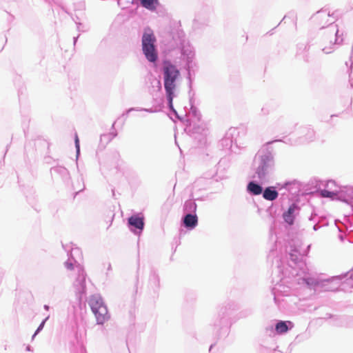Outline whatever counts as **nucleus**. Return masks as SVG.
<instances>
[{"mask_svg": "<svg viewBox=\"0 0 353 353\" xmlns=\"http://www.w3.org/2000/svg\"><path fill=\"white\" fill-rule=\"evenodd\" d=\"M128 223L137 229L142 230L144 227L143 217L137 215L132 216L128 219Z\"/></svg>", "mask_w": 353, "mask_h": 353, "instance_id": "obj_4", "label": "nucleus"}, {"mask_svg": "<svg viewBox=\"0 0 353 353\" xmlns=\"http://www.w3.org/2000/svg\"><path fill=\"white\" fill-rule=\"evenodd\" d=\"M287 323H289L290 325L292 324L290 321H279V323H277L275 326V330L276 333L279 334L286 333L289 330Z\"/></svg>", "mask_w": 353, "mask_h": 353, "instance_id": "obj_8", "label": "nucleus"}, {"mask_svg": "<svg viewBox=\"0 0 353 353\" xmlns=\"http://www.w3.org/2000/svg\"><path fill=\"white\" fill-rule=\"evenodd\" d=\"M43 323H44V322H43V323L41 324V325H40V326H39V327L38 328V330H39V329L43 326Z\"/></svg>", "mask_w": 353, "mask_h": 353, "instance_id": "obj_15", "label": "nucleus"}, {"mask_svg": "<svg viewBox=\"0 0 353 353\" xmlns=\"http://www.w3.org/2000/svg\"><path fill=\"white\" fill-rule=\"evenodd\" d=\"M164 87L170 106L172 104L176 81L180 75L179 70L170 61L163 62Z\"/></svg>", "mask_w": 353, "mask_h": 353, "instance_id": "obj_1", "label": "nucleus"}, {"mask_svg": "<svg viewBox=\"0 0 353 353\" xmlns=\"http://www.w3.org/2000/svg\"><path fill=\"white\" fill-rule=\"evenodd\" d=\"M321 195L323 197L334 198L336 196V194L334 192H330L327 190H323L321 191Z\"/></svg>", "mask_w": 353, "mask_h": 353, "instance_id": "obj_12", "label": "nucleus"}, {"mask_svg": "<svg viewBox=\"0 0 353 353\" xmlns=\"http://www.w3.org/2000/svg\"><path fill=\"white\" fill-rule=\"evenodd\" d=\"M294 211V208L291 206L289 208L288 210L283 214V218L285 221L290 225L292 224L294 221V218L292 216Z\"/></svg>", "mask_w": 353, "mask_h": 353, "instance_id": "obj_10", "label": "nucleus"}, {"mask_svg": "<svg viewBox=\"0 0 353 353\" xmlns=\"http://www.w3.org/2000/svg\"><path fill=\"white\" fill-rule=\"evenodd\" d=\"M65 265L67 268L72 270L73 268V265L71 263H66Z\"/></svg>", "mask_w": 353, "mask_h": 353, "instance_id": "obj_14", "label": "nucleus"}, {"mask_svg": "<svg viewBox=\"0 0 353 353\" xmlns=\"http://www.w3.org/2000/svg\"><path fill=\"white\" fill-rule=\"evenodd\" d=\"M75 144H76V147H77V151L79 152V139H78L77 136L76 137Z\"/></svg>", "mask_w": 353, "mask_h": 353, "instance_id": "obj_13", "label": "nucleus"}, {"mask_svg": "<svg viewBox=\"0 0 353 353\" xmlns=\"http://www.w3.org/2000/svg\"><path fill=\"white\" fill-rule=\"evenodd\" d=\"M323 50L325 52V53H329L330 52L329 51H326L325 48H323Z\"/></svg>", "mask_w": 353, "mask_h": 353, "instance_id": "obj_16", "label": "nucleus"}, {"mask_svg": "<svg viewBox=\"0 0 353 353\" xmlns=\"http://www.w3.org/2000/svg\"><path fill=\"white\" fill-rule=\"evenodd\" d=\"M156 37L150 28L145 29L142 37V50L148 61L155 62L158 53L155 47Z\"/></svg>", "mask_w": 353, "mask_h": 353, "instance_id": "obj_2", "label": "nucleus"}, {"mask_svg": "<svg viewBox=\"0 0 353 353\" xmlns=\"http://www.w3.org/2000/svg\"><path fill=\"white\" fill-rule=\"evenodd\" d=\"M248 190L254 195L261 194L263 192L262 188L254 182H250L248 183Z\"/></svg>", "mask_w": 353, "mask_h": 353, "instance_id": "obj_9", "label": "nucleus"}, {"mask_svg": "<svg viewBox=\"0 0 353 353\" xmlns=\"http://www.w3.org/2000/svg\"><path fill=\"white\" fill-rule=\"evenodd\" d=\"M183 223L186 228H195L198 224L197 216L196 214H188L183 219Z\"/></svg>", "mask_w": 353, "mask_h": 353, "instance_id": "obj_5", "label": "nucleus"}, {"mask_svg": "<svg viewBox=\"0 0 353 353\" xmlns=\"http://www.w3.org/2000/svg\"><path fill=\"white\" fill-rule=\"evenodd\" d=\"M263 196L266 200L273 201L277 198L278 192L272 188H267L263 193Z\"/></svg>", "mask_w": 353, "mask_h": 353, "instance_id": "obj_7", "label": "nucleus"}, {"mask_svg": "<svg viewBox=\"0 0 353 353\" xmlns=\"http://www.w3.org/2000/svg\"><path fill=\"white\" fill-rule=\"evenodd\" d=\"M89 305L99 324H103L109 319L108 309L101 296H91L89 299Z\"/></svg>", "mask_w": 353, "mask_h": 353, "instance_id": "obj_3", "label": "nucleus"}, {"mask_svg": "<svg viewBox=\"0 0 353 353\" xmlns=\"http://www.w3.org/2000/svg\"><path fill=\"white\" fill-rule=\"evenodd\" d=\"M140 1L143 7L151 11L155 10L159 5L158 0H140Z\"/></svg>", "mask_w": 353, "mask_h": 353, "instance_id": "obj_6", "label": "nucleus"}, {"mask_svg": "<svg viewBox=\"0 0 353 353\" xmlns=\"http://www.w3.org/2000/svg\"><path fill=\"white\" fill-rule=\"evenodd\" d=\"M196 209V205L193 201L185 202L184 210L187 212H194Z\"/></svg>", "mask_w": 353, "mask_h": 353, "instance_id": "obj_11", "label": "nucleus"}]
</instances>
